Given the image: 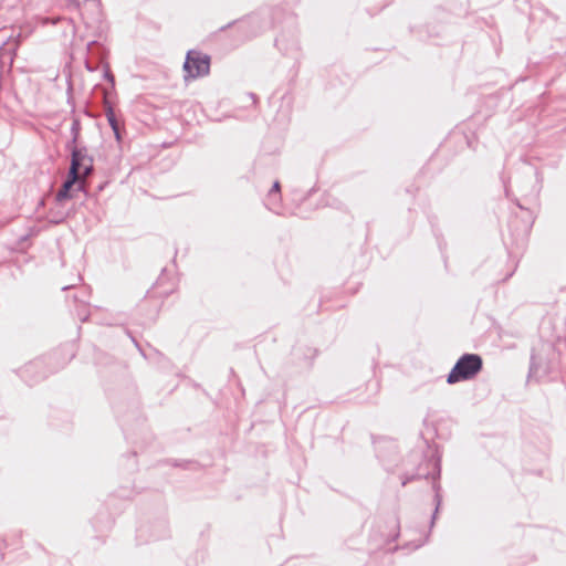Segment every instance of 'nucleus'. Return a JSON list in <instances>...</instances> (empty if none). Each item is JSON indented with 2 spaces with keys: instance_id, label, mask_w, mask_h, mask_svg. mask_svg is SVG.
Segmentation results:
<instances>
[{
  "instance_id": "obj_6",
  "label": "nucleus",
  "mask_w": 566,
  "mask_h": 566,
  "mask_svg": "<svg viewBox=\"0 0 566 566\" xmlns=\"http://www.w3.org/2000/svg\"><path fill=\"white\" fill-rule=\"evenodd\" d=\"M108 124L115 135L116 140L120 142L122 136H120V130H119V125H118L117 119H115L113 123H108Z\"/></svg>"
},
{
  "instance_id": "obj_1",
  "label": "nucleus",
  "mask_w": 566,
  "mask_h": 566,
  "mask_svg": "<svg viewBox=\"0 0 566 566\" xmlns=\"http://www.w3.org/2000/svg\"><path fill=\"white\" fill-rule=\"evenodd\" d=\"M482 358L476 354L462 355L447 377V382L452 385L473 379L482 369Z\"/></svg>"
},
{
  "instance_id": "obj_2",
  "label": "nucleus",
  "mask_w": 566,
  "mask_h": 566,
  "mask_svg": "<svg viewBox=\"0 0 566 566\" xmlns=\"http://www.w3.org/2000/svg\"><path fill=\"white\" fill-rule=\"evenodd\" d=\"M185 80L206 76L210 71V56L200 51L190 50L184 63Z\"/></svg>"
},
{
  "instance_id": "obj_7",
  "label": "nucleus",
  "mask_w": 566,
  "mask_h": 566,
  "mask_svg": "<svg viewBox=\"0 0 566 566\" xmlns=\"http://www.w3.org/2000/svg\"><path fill=\"white\" fill-rule=\"evenodd\" d=\"M280 188H281V187H280V182H279V181H275V182L273 184V186H272V189H271V190H270V192H269V197H270V199H272V198H273V196H277V197H280V196H279V193H280Z\"/></svg>"
},
{
  "instance_id": "obj_3",
  "label": "nucleus",
  "mask_w": 566,
  "mask_h": 566,
  "mask_svg": "<svg viewBox=\"0 0 566 566\" xmlns=\"http://www.w3.org/2000/svg\"><path fill=\"white\" fill-rule=\"evenodd\" d=\"M72 159L70 167V175H77L80 178L88 176L93 169V161L86 155L85 149H78L75 146L71 148Z\"/></svg>"
},
{
  "instance_id": "obj_8",
  "label": "nucleus",
  "mask_w": 566,
  "mask_h": 566,
  "mask_svg": "<svg viewBox=\"0 0 566 566\" xmlns=\"http://www.w3.org/2000/svg\"><path fill=\"white\" fill-rule=\"evenodd\" d=\"M106 117L108 123H113L116 119L115 113L112 107L106 109Z\"/></svg>"
},
{
  "instance_id": "obj_9",
  "label": "nucleus",
  "mask_w": 566,
  "mask_h": 566,
  "mask_svg": "<svg viewBox=\"0 0 566 566\" xmlns=\"http://www.w3.org/2000/svg\"><path fill=\"white\" fill-rule=\"evenodd\" d=\"M436 500H437V509H436V512H437L438 511V506L440 504V497H439L438 493L436 494Z\"/></svg>"
},
{
  "instance_id": "obj_4",
  "label": "nucleus",
  "mask_w": 566,
  "mask_h": 566,
  "mask_svg": "<svg viewBox=\"0 0 566 566\" xmlns=\"http://www.w3.org/2000/svg\"><path fill=\"white\" fill-rule=\"evenodd\" d=\"M80 180H81L80 176H77L75 174L74 175L69 174L67 179L64 181V184L62 185V188L56 193V199L59 201H62V200L70 198L71 188L73 187V185H75Z\"/></svg>"
},
{
  "instance_id": "obj_5",
  "label": "nucleus",
  "mask_w": 566,
  "mask_h": 566,
  "mask_svg": "<svg viewBox=\"0 0 566 566\" xmlns=\"http://www.w3.org/2000/svg\"><path fill=\"white\" fill-rule=\"evenodd\" d=\"M78 130H80V124H78L77 120H74L73 124H72V127H71V132H72V135H73V138H72V142H71L72 145H75V143L77 140Z\"/></svg>"
},
{
  "instance_id": "obj_10",
  "label": "nucleus",
  "mask_w": 566,
  "mask_h": 566,
  "mask_svg": "<svg viewBox=\"0 0 566 566\" xmlns=\"http://www.w3.org/2000/svg\"><path fill=\"white\" fill-rule=\"evenodd\" d=\"M106 77H107L108 80H111V81H113V80H114L113 75H112V74H109V73H106Z\"/></svg>"
}]
</instances>
